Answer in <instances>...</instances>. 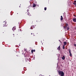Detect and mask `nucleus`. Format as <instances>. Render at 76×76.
I'll list each match as a JSON object with an SVG mask.
<instances>
[{
    "mask_svg": "<svg viewBox=\"0 0 76 76\" xmlns=\"http://www.w3.org/2000/svg\"><path fill=\"white\" fill-rule=\"evenodd\" d=\"M25 58V59L26 60H28V58H29V55H28V52H26L24 54Z\"/></svg>",
    "mask_w": 76,
    "mask_h": 76,
    "instance_id": "f257e3e1",
    "label": "nucleus"
},
{
    "mask_svg": "<svg viewBox=\"0 0 76 76\" xmlns=\"http://www.w3.org/2000/svg\"><path fill=\"white\" fill-rule=\"evenodd\" d=\"M64 29H66V28L67 30H69L70 29V28L69 27V24L67 23H66L65 25V26L64 27Z\"/></svg>",
    "mask_w": 76,
    "mask_h": 76,
    "instance_id": "f03ea898",
    "label": "nucleus"
},
{
    "mask_svg": "<svg viewBox=\"0 0 76 76\" xmlns=\"http://www.w3.org/2000/svg\"><path fill=\"white\" fill-rule=\"evenodd\" d=\"M58 74L60 76H64V72L61 71H58Z\"/></svg>",
    "mask_w": 76,
    "mask_h": 76,
    "instance_id": "7ed1b4c3",
    "label": "nucleus"
},
{
    "mask_svg": "<svg viewBox=\"0 0 76 76\" xmlns=\"http://www.w3.org/2000/svg\"><path fill=\"white\" fill-rule=\"evenodd\" d=\"M26 15H28L29 16H31V15L30 14V13L27 11V12L26 13Z\"/></svg>",
    "mask_w": 76,
    "mask_h": 76,
    "instance_id": "20e7f679",
    "label": "nucleus"
},
{
    "mask_svg": "<svg viewBox=\"0 0 76 76\" xmlns=\"http://www.w3.org/2000/svg\"><path fill=\"white\" fill-rule=\"evenodd\" d=\"M6 23H7L6 21H4L3 22V24L4 25L3 26L4 27H5V26H7V25H6Z\"/></svg>",
    "mask_w": 76,
    "mask_h": 76,
    "instance_id": "39448f33",
    "label": "nucleus"
},
{
    "mask_svg": "<svg viewBox=\"0 0 76 76\" xmlns=\"http://www.w3.org/2000/svg\"><path fill=\"white\" fill-rule=\"evenodd\" d=\"M69 53L70 56L72 57V53H71V50H70V49L69 50Z\"/></svg>",
    "mask_w": 76,
    "mask_h": 76,
    "instance_id": "423d86ee",
    "label": "nucleus"
},
{
    "mask_svg": "<svg viewBox=\"0 0 76 76\" xmlns=\"http://www.w3.org/2000/svg\"><path fill=\"white\" fill-rule=\"evenodd\" d=\"M16 27H14L12 28V30L14 31L15 30H16Z\"/></svg>",
    "mask_w": 76,
    "mask_h": 76,
    "instance_id": "0eeeda50",
    "label": "nucleus"
},
{
    "mask_svg": "<svg viewBox=\"0 0 76 76\" xmlns=\"http://www.w3.org/2000/svg\"><path fill=\"white\" fill-rule=\"evenodd\" d=\"M64 45H66V44H67V42H64Z\"/></svg>",
    "mask_w": 76,
    "mask_h": 76,
    "instance_id": "6e6552de",
    "label": "nucleus"
},
{
    "mask_svg": "<svg viewBox=\"0 0 76 76\" xmlns=\"http://www.w3.org/2000/svg\"><path fill=\"white\" fill-rule=\"evenodd\" d=\"M35 50H32L31 51V53H33V52H35Z\"/></svg>",
    "mask_w": 76,
    "mask_h": 76,
    "instance_id": "1a4fd4ad",
    "label": "nucleus"
},
{
    "mask_svg": "<svg viewBox=\"0 0 76 76\" xmlns=\"http://www.w3.org/2000/svg\"><path fill=\"white\" fill-rule=\"evenodd\" d=\"M73 22H76V18H74L73 19Z\"/></svg>",
    "mask_w": 76,
    "mask_h": 76,
    "instance_id": "9d476101",
    "label": "nucleus"
},
{
    "mask_svg": "<svg viewBox=\"0 0 76 76\" xmlns=\"http://www.w3.org/2000/svg\"><path fill=\"white\" fill-rule=\"evenodd\" d=\"M58 50H60V46H59L58 48Z\"/></svg>",
    "mask_w": 76,
    "mask_h": 76,
    "instance_id": "9b49d317",
    "label": "nucleus"
},
{
    "mask_svg": "<svg viewBox=\"0 0 76 76\" xmlns=\"http://www.w3.org/2000/svg\"><path fill=\"white\" fill-rule=\"evenodd\" d=\"M62 58L63 60H64L65 59V56H63V57H62Z\"/></svg>",
    "mask_w": 76,
    "mask_h": 76,
    "instance_id": "f8f14e48",
    "label": "nucleus"
},
{
    "mask_svg": "<svg viewBox=\"0 0 76 76\" xmlns=\"http://www.w3.org/2000/svg\"><path fill=\"white\" fill-rule=\"evenodd\" d=\"M61 20H63V16H61Z\"/></svg>",
    "mask_w": 76,
    "mask_h": 76,
    "instance_id": "ddd939ff",
    "label": "nucleus"
},
{
    "mask_svg": "<svg viewBox=\"0 0 76 76\" xmlns=\"http://www.w3.org/2000/svg\"><path fill=\"white\" fill-rule=\"evenodd\" d=\"M65 46L64 45H63V49H65V48L64 47Z\"/></svg>",
    "mask_w": 76,
    "mask_h": 76,
    "instance_id": "4468645a",
    "label": "nucleus"
},
{
    "mask_svg": "<svg viewBox=\"0 0 76 76\" xmlns=\"http://www.w3.org/2000/svg\"><path fill=\"white\" fill-rule=\"evenodd\" d=\"M33 6V7H35L36 6V5H35V4H34Z\"/></svg>",
    "mask_w": 76,
    "mask_h": 76,
    "instance_id": "2eb2a0df",
    "label": "nucleus"
},
{
    "mask_svg": "<svg viewBox=\"0 0 76 76\" xmlns=\"http://www.w3.org/2000/svg\"><path fill=\"white\" fill-rule=\"evenodd\" d=\"M44 10H47V8L45 7L44 8Z\"/></svg>",
    "mask_w": 76,
    "mask_h": 76,
    "instance_id": "dca6fc26",
    "label": "nucleus"
},
{
    "mask_svg": "<svg viewBox=\"0 0 76 76\" xmlns=\"http://www.w3.org/2000/svg\"><path fill=\"white\" fill-rule=\"evenodd\" d=\"M73 4H75V5H76V3H73Z\"/></svg>",
    "mask_w": 76,
    "mask_h": 76,
    "instance_id": "f3484780",
    "label": "nucleus"
},
{
    "mask_svg": "<svg viewBox=\"0 0 76 76\" xmlns=\"http://www.w3.org/2000/svg\"><path fill=\"white\" fill-rule=\"evenodd\" d=\"M20 31H21V30H20V29L18 30V32H20Z\"/></svg>",
    "mask_w": 76,
    "mask_h": 76,
    "instance_id": "a211bd4d",
    "label": "nucleus"
},
{
    "mask_svg": "<svg viewBox=\"0 0 76 76\" xmlns=\"http://www.w3.org/2000/svg\"><path fill=\"white\" fill-rule=\"evenodd\" d=\"M74 45V46H75V47H76V44H75Z\"/></svg>",
    "mask_w": 76,
    "mask_h": 76,
    "instance_id": "6ab92c4d",
    "label": "nucleus"
},
{
    "mask_svg": "<svg viewBox=\"0 0 76 76\" xmlns=\"http://www.w3.org/2000/svg\"><path fill=\"white\" fill-rule=\"evenodd\" d=\"M74 3H76V1H74Z\"/></svg>",
    "mask_w": 76,
    "mask_h": 76,
    "instance_id": "aec40b11",
    "label": "nucleus"
},
{
    "mask_svg": "<svg viewBox=\"0 0 76 76\" xmlns=\"http://www.w3.org/2000/svg\"><path fill=\"white\" fill-rule=\"evenodd\" d=\"M74 16H75V17H76V16H75V15H74Z\"/></svg>",
    "mask_w": 76,
    "mask_h": 76,
    "instance_id": "412c9836",
    "label": "nucleus"
},
{
    "mask_svg": "<svg viewBox=\"0 0 76 76\" xmlns=\"http://www.w3.org/2000/svg\"><path fill=\"white\" fill-rule=\"evenodd\" d=\"M31 35H32V33H31Z\"/></svg>",
    "mask_w": 76,
    "mask_h": 76,
    "instance_id": "4be33fe9",
    "label": "nucleus"
},
{
    "mask_svg": "<svg viewBox=\"0 0 76 76\" xmlns=\"http://www.w3.org/2000/svg\"><path fill=\"white\" fill-rule=\"evenodd\" d=\"M19 7H20V6H19Z\"/></svg>",
    "mask_w": 76,
    "mask_h": 76,
    "instance_id": "5701e85b",
    "label": "nucleus"
},
{
    "mask_svg": "<svg viewBox=\"0 0 76 76\" xmlns=\"http://www.w3.org/2000/svg\"><path fill=\"white\" fill-rule=\"evenodd\" d=\"M31 29H32V28L31 27Z\"/></svg>",
    "mask_w": 76,
    "mask_h": 76,
    "instance_id": "b1692460",
    "label": "nucleus"
},
{
    "mask_svg": "<svg viewBox=\"0 0 76 76\" xmlns=\"http://www.w3.org/2000/svg\"><path fill=\"white\" fill-rule=\"evenodd\" d=\"M33 0H31V1H32Z\"/></svg>",
    "mask_w": 76,
    "mask_h": 76,
    "instance_id": "393cba45",
    "label": "nucleus"
},
{
    "mask_svg": "<svg viewBox=\"0 0 76 76\" xmlns=\"http://www.w3.org/2000/svg\"><path fill=\"white\" fill-rule=\"evenodd\" d=\"M25 50H26V49H25Z\"/></svg>",
    "mask_w": 76,
    "mask_h": 76,
    "instance_id": "a878e982",
    "label": "nucleus"
},
{
    "mask_svg": "<svg viewBox=\"0 0 76 76\" xmlns=\"http://www.w3.org/2000/svg\"><path fill=\"white\" fill-rule=\"evenodd\" d=\"M34 34H33V35H34Z\"/></svg>",
    "mask_w": 76,
    "mask_h": 76,
    "instance_id": "bb28decb",
    "label": "nucleus"
},
{
    "mask_svg": "<svg viewBox=\"0 0 76 76\" xmlns=\"http://www.w3.org/2000/svg\"><path fill=\"white\" fill-rule=\"evenodd\" d=\"M75 6H76V5H75Z\"/></svg>",
    "mask_w": 76,
    "mask_h": 76,
    "instance_id": "cd10ccee",
    "label": "nucleus"
}]
</instances>
